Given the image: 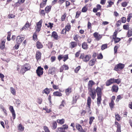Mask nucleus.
<instances>
[{
    "instance_id": "obj_33",
    "label": "nucleus",
    "mask_w": 132,
    "mask_h": 132,
    "mask_svg": "<svg viewBox=\"0 0 132 132\" xmlns=\"http://www.w3.org/2000/svg\"><path fill=\"white\" fill-rule=\"evenodd\" d=\"M64 119H57V122L61 124L62 125L64 123Z\"/></svg>"
},
{
    "instance_id": "obj_51",
    "label": "nucleus",
    "mask_w": 132,
    "mask_h": 132,
    "mask_svg": "<svg viewBox=\"0 0 132 132\" xmlns=\"http://www.w3.org/2000/svg\"><path fill=\"white\" fill-rule=\"evenodd\" d=\"M115 125L117 126V128H120L121 126L119 123L117 122L116 121L115 122Z\"/></svg>"
},
{
    "instance_id": "obj_53",
    "label": "nucleus",
    "mask_w": 132,
    "mask_h": 132,
    "mask_svg": "<svg viewBox=\"0 0 132 132\" xmlns=\"http://www.w3.org/2000/svg\"><path fill=\"white\" fill-rule=\"evenodd\" d=\"M15 103L17 105H19L21 103V101L19 99H15Z\"/></svg>"
},
{
    "instance_id": "obj_57",
    "label": "nucleus",
    "mask_w": 132,
    "mask_h": 132,
    "mask_svg": "<svg viewBox=\"0 0 132 132\" xmlns=\"http://www.w3.org/2000/svg\"><path fill=\"white\" fill-rule=\"evenodd\" d=\"M87 10V8L85 6L82 9V12H86Z\"/></svg>"
},
{
    "instance_id": "obj_39",
    "label": "nucleus",
    "mask_w": 132,
    "mask_h": 132,
    "mask_svg": "<svg viewBox=\"0 0 132 132\" xmlns=\"http://www.w3.org/2000/svg\"><path fill=\"white\" fill-rule=\"evenodd\" d=\"M91 101L92 100L90 97H88L87 100V105H90Z\"/></svg>"
},
{
    "instance_id": "obj_44",
    "label": "nucleus",
    "mask_w": 132,
    "mask_h": 132,
    "mask_svg": "<svg viewBox=\"0 0 132 132\" xmlns=\"http://www.w3.org/2000/svg\"><path fill=\"white\" fill-rule=\"evenodd\" d=\"M108 3H109V5H107V7H111L112 5H113L114 4V3L111 1H108Z\"/></svg>"
},
{
    "instance_id": "obj_14",
    "label": "nucleus",
    "mask_w": 132,
    "mask_h": 132,
    "mask_svg": "<svg viewBox=\"0 0 132 132\" xmlns=\"http://www.w3.org/2000/svg\"><path fill=\"white\" fill-rule=\"evenodd\" d=\"M94 82L92 80H90L88 82V89H92L93 85L94 84Z\"/></svg>"
},
{
    "instance_id": "obj_7",
    "label": "nucleus",
    "mask_w": 132,
    "mask_h": 132,
    "mask_svg": "<svg viewBox=\"0 0 132 132\" xmlns=\"http://www.w3.org/2000/svg\"><path fill=\"white\" fill-rule=\"evenodd\" d=\"M9 109L12 114L13 118L14 119L15 118L16 115L13 106H10Z\"/></svg>"
},
{
    "instance_id": "obj_58",
    "label": "nucleus",
    "mask_w": 132,
    "mask_h": 132,
    "mask_svg": "<svg viewBox=\"0 0 132 132\" xmlns=\"http://www.w3.org/2000/svg\"><path fill=\"white\" fill-rule=\"evenodd\" d=\"M107 45L106 44H104L102 45L101 46V49L102 50H103L105 49L106 48Z\"/></svg>"
},
{
    "instance_id": "obj_4",
    "label": "nucleus",
    "mask_w": 132,
    "mask_h": 132,
    "mask_svg": "<svg viewBox=\"0 0 132 132\" xmlns=\"http://www.w3.org/2000/svg\"><path fill=\"white\" fill-rule=\"evenodd\" d=\"M124 67V64L121 63H119L115 66L114 70L116 71H117L119 69L121 70L123 69Z\"/></svg>"
},
{
    "instance_id": "obj_9",
    "label": "nucleus",
    "mask_w": 132,
    "mask_h": 132,
    "mask_svg": "<svg viewBox=\"0 0 132 132\" xmlns=\"http://www.w3.org/2000/svg\"><path fill=\"white\" fill-rule=\"evenodd\" d=\"M24 38L20 36H18L16 38V41L18 44H20L23 40Z\"/></svg>"
},
{
    "instance_id": "obj_63",
    "label": "nucleus",
    "mask_w": 132,
    "mask_h": 132,
    "mask_svg": "<svg viewBox=\"0 0 132 132\" xmlns=\"http://www.w3.org/2000/svg\"><path fill=\"white\" fill-rule=\"evenodd\" d=\"M103 56L101 53H100L97 56V58L99 59H101L103 58Z\"/></svg>"
},
{
    "instance_id": "obj_64",
    "label": "nucleus",
    "mask_w": 132,
    "mask_h": 132,
    "mask_svg": "<svg viewBox=\"0 0 132 132\" xmlns=\"http://www.w3.org/2000/svg\"><path fill=\"white\" fill-rule=\"evenodd\" d=\"M122 5L123 7H125L127 5V3L126 2H124L122 3Z\"/></svg>"
},
{
    "instance_id": "obj_52",
    "label": "nucleus",
    "mask_w": 132,
    "mask_h": 132,
    "mask_svg": "<svg viewBox=\"0 0 132 132\" xmlns=\"http://www.w3.org/2000/svg\"><path fill=\"white\" fill-rule=\"evenodd\" d=\"M126 18L125 17H123L121 19V21L123 23H125L126 22Z\"/></svg>"
},
{
    "instance_id": "obj_6",
    "label": "nucleus",
    "mask_w": 132,
    "mask_h": 132,
    "mask_svg": "<svg viewBox=\"0 0 132 132\" xmlns=\"http://www.w3.org/2000/svg\"><path fill=\"white\" fill-rule=\"evenodd\" d=\"M89 92L91 93L89 95L91 96L92 98L93 99H94L96 96L95 90H94L92 89H89Z\"/></svg>"
},
{
    "instance_id": "obj_48",
    "label": "nucleus",
    "mask_w": 132,
    "mask_h": 132,
    "mask_svg": "<svg viewBox=\"0 0 132 132\" xmlns=\"http://www.w3.org/2000/svg\"><path fill=\"white\" fill-rule=\"evenodd\" d=\"M110 108H113L114 105V101L112 100H111V102L110 103Z\"/></svg>"
},
{
    "instance_id": "obj_26",
    "label": "nucleus",
    "mask_w": 132,
    "mask_h": 132,
    "mask_svg": "<svg viewBox=\"0 0 132 132\" xmlns=\"http://www.w3.org/2000/svg\"><path fill=\"white\" fill-rule=\"evenodd\" d=\"M64 129L61 128V127L58 128L56 130V132H66Z\"/></svg>"
},
{
    "instance_id": "obj_34",
    "label": "nucleus",
    "mask_w": 132,
    "mask_h": 132,
    "mask_svg": "<svg viewBox=\"0 0 132 132\" xmlns=\"http://www.w3.org/2000/svg\"><path fill=\"white\" fill-rule=\"evenodd\" d=\"M114 83H116L117 84H119L120 83L121 80L120 79H114L113 78Z\"/></svg>"
},
{
    "instance_id": "obj_46",
    "label": "nucleus",
    "mask_w": 132,
    "mask_h": 132,
    "mask_svg": "<svg viewBox=\"0 0 132 132\" xmlns=\"http://www.w3.org/2000/svg\"><path fill=\"white\" fill-rule=\"evenodd\" d=\"M62 69L63 70H67L69 69L68 67L65 65H64L62 67Z\"/></svg>"
},
{
    "instance_id": "obj_41",
    "label": "nucleus",
    "mask_w": 132,
    "mask_h": 132,
    "mask_svg": "<svg viewBox=\"0 0 132 132\" xmlns=\"http://www.w3.org/2000/svg\"><path fill=\"white\" fill-rule=\"evenodd\" d=\"M12 94L14 95L16 94V91L15 89L13 87H11L10 88Z\"/></svg>"
},
{
    "instance_id": "obj_21",
    "label": "nucleus",
    "mask_w": 132,
    "mask_h": 132,
    "mask_svg": "<svg viewBox=\"0 0 132 132\" xmlns=\"http://www.w3.org/2000/svg\"><path fill=\"white\" fill-rule=\"evenodd\" d=\"M71 92V89L70 87H68L65 90V93L67 95H69V94Z\"/></svg>"
},
{
    "instance_id": "obj_35",
    "label": "nucleus",
    "mask_w": 132,
    "mask_h": 132,
    "mask_svg": "<svg viewBox=\"0 0 132 132\" xmlns=\"http://www.w3.org/2000/svg\"><path fill=\"white\" fill-rule=\"evenodd\" d=\"M86 111L88 112H89L90 114L91 113L90 111V105H87L86 107Z\"/></svg>"
},
{
    "instance_id": "obj_24",
    "label": "nucleus",
    "mask_w": 132,
    "mask_h": 132,
    "mask_svg": "<svg viewBox=\"0 0 132 132\" xmlns=\"http://www.w3.org/2000/svg\"><path fill=\"white\" fill-rule=\"evenodd\" d=\"M98 97L97 99V103L98 106L100 105L101 103V96H97Z\"/></svg>"
},
{
    "instance_id": "obj_23",
    "label": "nucleus",
    "mask_w": 132,
    "mask_h": 132,
    "mask_svg": "<svg viewBox=\"0 0 132 132\" xmlns=\"http://www.w3.org/2000/svg\"><path fill=\"white\" fill-rule=\"evenodd\" d=\"M70 47L71 48H72L76 47L77 44L75 42H72L70 43Z\"/></svg>"
},
{
    "instance_id": "obj_17",
    "label": "nucleus",
    "mask_w": 132,
    "mask_h": 132,
    "mask_svg": "<svg viewBox=\"0 0 132 132\" xmlns=\"http://www.w3.org/2000/svg\"><path fill=\"white\" fill-rule=\"evenodd\" d=\"M30 25L28 23V21H27L25 25L22 27L21 29V30L22 31L23 30H25L28 28L29 27Z\"/></svg>"
},
{
    "instance_id": "obj_40",
    "label": "nucleus",
    "mask_w": 132,
    "mask_h": 132,
    "mask_svg": "<svg viewBox=\"0 0 132 132\" xmlns=\"http://www.w3.org/2000/svg\"><path fill=\"white\" fill-rule=\"evenodd\" d=\"M132 17V13H130L128 14V16H127V21L129 22L130 21V20L131 18Z\"/></svg>"
},
{
    "instance_id": "obj_16",
    "label": "nucleus",
    "mask_w": 132,
    "mask_h": 132,
    "mask_svg": "<svg viewBox=\"0 0 132 132\" xmlns=\"http://www.w3.org/2000/svg\"><path fill=\"white\" fill-rule=\"evenodd\" d=\"M118 89V87L117 86L114 85L112 87L111 90L113 92H117Z\"/></svg>"
},
{
    "instance_id": "obj_49",
    "label": "nucleus",
    "mask_w": 132,
    "mask_h": 132,
    "mask_svg": "<svg viewBox=\"0 0 132 132\" xmlns=\"http://www.w3.org/2000/svg\"><path fill=\"white\" fill-rule=\"evenodd\" d=\"M80 66H79L76 67L75 70V72L76 73H77L78 71H79V70L80 69Z\"/></svg>"
},
{
    "instance_id": "obj_1",
    "label": "nucleus",
    "mask_w": 132,
    "mask_h": 132,
    "mask_svg": "<svg viewBox=\"0 0 132 132\" xmlns=\"http://www.w3.org/2000/svg\"><path fill=\"white\" fill-rule=\"evenodd\" d=\"M91 57V56L89 55H84V54H81L80 58L82 59L83 61L85 62H87L89 61Z\"/></svg>"
},
{
    "instance_id": "obj_2",
    "label": "nucleus",
    "mask_w": 132,
    "mask_h": 132,
    "mask_svg": "<svg viewBox=\"0 0 132 132\" xmlns=\"http://www.w3.org/2000/svg\"><path fill=\"white\" fill-rule=\"evenodd\" d=\"M30 68V65L28 64H26L22 67L20 73L24 74L26 71L29 70Z\"/></svg>"
},
{
    "instance_id": "obj_47",
    "label": "nucleus",
    "mask_w": 132,
    "mask_h": 132,
    "mask_svg": "<svg viewBox=\"0 0 132 132\" xmlns=\"http://www.w3.org/2000/svg\"><path fill=\"white\" fill-rule=\"evenodd\" d=\"M71 28V26L70 25H68L66 26L65 28L67 31H69Z\"/></svg>"
},
{
    "instance_id": "obj_22",
    "label": "nucleus",
    "mask_w": 132,
    "mask_h": 132,
    "mask_svg": "<svg viewBox=\"0 0 132 132\" xmlns=\"http://www.w3.org/2000/svg\"><path fill=\"white\" fill-rule=\"evenodd\" d=\"M96 59H92L89 62V65L90 66H93L95 63Z\"/></svg>"
},
{
    "instance_id": "obj_5",
    "label": "nucleus",
    "mask_w": 132,
    "mask_h": 132,
    "mask_svg": "<svg viewBox=\"0 0 132 132\" xmlns=\"http://www.w3.org/2000/svg\"><path fill=\"white\" fill-rule=\"evenodd\" d=\"M43 68L41 67H38L36 70V73L37 75L39 77L40 76L43 74Z\"/></svg>"
},
{
    "instance_id": "obj_3",
    "label": "nucleus",
    "mask_w": 132,
    "mask_h": 132,
    "mask_svg": "<svg viewBox=\"0 0 132 132\" xmlns=\"http://www.w3.org/2000/svg\"><path fill=\"white\" fill-rule=\"evenodd\" d=\"M43 22V20L42 19L40 20L38 22L36 26V32H39L41 30V28L42 26V23Z\"/></svg>"
},
{
    "instance_id": "obj_31",
    "label": "nucleus",
    "mask_w": 132,
    "mask_h": 132,
    "mask_svg": "<svg viewBox=\"0 0 132 132\" xmlns=\"http://www.w3.org/2000/svg\"><path fill=\"white\" fill-rule=\"evenodd\" d=\"M53 95L54 96H61V93L58 91H56L54 92L53 93Z\"/></svg>"
},
{
    "instance_id": "obj_62",
    "label": "nucleus",
    "mask_w": 132,
    "mask_h": 132,
    "mask_svg": "<svg viewBox=\"0 0 132 132\" xmlns=\"http://www.w3.org/2000/svg\"><path fill=\"white\" fill-rule=\"evenodd\" d=\"M42 100L41 98H38L37 99V102L38 103L41 104L42 102Z\"/></svg>"
},
{
    "instance_id": "obj_43",
    "label": "nucleus",
    "mask_w": 132,
    "mask_h": 132,
    "mask_svg": "<svg viewBox=\"0 0 132 132\" xmlns=\"http://www.w3.org/2000/svg\"><path fill=\"white\" fill-rule=\"evenodd\" d=\"M43 128L45 132H50L48 128L46 126H44Z\"/></svg>"
},
{
    "instance_id": "obj_30",
    "label": "nucleus",
    "mask_w": 132,
    "mask_h": 132,
    "mask_svg": "<svg viewBox=\"0 0 132 132\" xmlns=\"http://www.w3.org/2000/svg\"><path fill=\"white\" fill-rule=\"evenodd\" d=\"M132 35V29L128 30L127 35V37H129Z\"/></svg>"
},
{
    "instance_id": "obj_8",
    "label": "nucleus",
    "mask_w": 132,
    "mask_h": 132,
    "mask_svg": "<svg viewBox=\"0 0 132 132\" xmlns=\"http://www.w3.org/2000/svg\"><path fill=\"white\" fill-rule=\"evenodd\" d=\"M55 68L54 67H52L49 69L48 74L53 75L55 73Z\"/></svg>"
},
{
    "instance_id": "obj_36",
    "label": "nucleus",
    "mask_w": 132,
    "mask_h": 132,
    "mask_svg": "<svg viewBox=\"0 0 132 132\" xmlns=\"http://www.w3.org/2000/svg\"><path fill=\"white\" fill-rule=\"evenodd\" d=\"M53 24L50 22L48 23H46L45 25L47 26V27L50 28V29H52L53 27Z\"/></svg>"
},
{
    "instance_id": "obj_54",
    "label": "nucleus",
    "mask_w": 132,
    "mask_h": 132,
    "mask_svg": "<svg viewBox=\"0 0 132 132\" xmlns=\"http://www.w3.org/2000/svg\"><path fill=\"white\" fill-rule=\"evenodd\" d=\"M56 57L55 56H52L51 57V62H54L56 60Z\"/></svg>"
},
{
    "instance_id": "obj_55",
    "label": "nucleus",
    "mask_w": 132,
    "mask_h": 132,
    "mask_svg": "<svg viewBox=\"0 0 132 132\" xmlns=\"http://www.w3.org/2000/svg\"><path fill=\"white\" fill-rule=\"evenodd\" d=\"M116 119L118 121H120V116L118 114L115 115Z\"/></svg>"
},
{
    "instance_id": "obj_15",
    "label": "nucleus",
    "mask_w": 132,
    "mask_h": 132,
    "mask_svg": "<svg viewBox=\"0 0 132 132\" xmlns=\"http://www.w3.org/2000/svg\"><path fill=\"white\" fill-rule=\"evenodd\" d=\"M97 93V96H101L102 92L101 89L100 88L97 87L95 90Z\"/></svg>"
},
{
    "instance_id": "obj_59",
    "label": "nucleus",
    "mask_w": 132,
    "mask_h": 132,
    "mask_svg": "<svg viewBox=\"0 0 132 132\" xmlns=\"http://www.w3.org/2000/svg\"><path fill=\"white\" fill-rule=\"evenodd\" d=\"M122 98L120 95H118L117 97L116 101L117 102H118L119 100H121Z\"/></svg>"
},
{
    "instance_id": "obj_61",
    "label": "nucleus",
    "mask_w": 132,
    "mask_h": 132,
    "mask_svg": "<svg viewBox=\"0 0 132 132\" xmlns=\"http://www.w3.org/2000/svg\"><path fill=\"white\" fill-rule=\"evenodd\" d=\"M66 16V14H64L62 16L61 18V20L62 21H64L65 18Z\"/></svg>"
},
{
    "instance_id": "obj_20",
    "label": "nucleus",
    "mask_w": 132,
    "mask_h": 132,
    "mask_svg": "<svg viewBox=\"0 0 132 132\" xmlns=\"http://www.w3.org/2000/svg\"><path fill=\"white\" fill-rule=\"evenodd\" d=\"M41 54L39 51H37L36 55V58L37 60L40 59L41 57Z\"/></svg>"
},
{
    "instance_id": "obj_10",
    "label": "nucleus",
    "mask_w": 132,
    "mask_h": 132,
    "mask_svg": "<svg viewBox=\"0 0 132 132\" xmlns=\"http://www.w3.org/2000/svg\"><path fill=\"white\" fill-rule=\"evenodd\" d=\"M94 37L97 40H99L102 38V35L99 34L97 32H95L93 34Z\"/></svg>"
},
{
    "instance_id": "obj_18",
    "label": "nucleus",
    "mask_w": 132,
    "mask_h": 132,
    "mask_svg": "<svg viewBox=\"0 0 132 132\" xmlns=\"http://www.w3.org/2000/svg\"><path fill=\"white\" fill-rule=\"evenodd\" d=\"M50 92V89L47 88H46L42 91L43 94L45 93L46 95H48Z\"/></svg>"
},
{
    "instance_id": "obj_42",
    "label": "nucleus",
    "mask_w": 132,
    "mask_h": 132,
    "mask_svg": "<svg viewBox=\"0 0 132 132\" xmlns=\"http://www.w3.org/2000/svg\"><path fill=\"white\" fill-rule=\"evenodd\" d=\"M78 97L77 96V95H76L75 96H74L73 97V100L72 101V103H76V101L77 100V99Z\"/></svg>"
},
{
    "instance_id": "obj_12",
    "label": "nucleus",
    "mask_w": 132,
    "mask_h": 132,
    "mask_svg": "<svg viewBox=\"0 0 132 132\" xmlns=\"http://www.w3.org/2000/svg\"><path fill=\"white\" fill-rule=\"evenodd\" d=\"M57 125L56 122L55 121H53L51 125V128L53 129L54 130L56 128Z\"/></svg>"
},
{
    "instance_id": "obj_19",
    "label": "nucleus",
    "mask_w": 132,
    "mask_h": 132,
    "mask_svg": "<svg viewBox=\"0 0 132 132\" xmlns=\"http://www.w3.org/2000/svg\"><path fill=\"white\" fill-rule=\"evenodd\" d=\"M5 40H2L1 42V43L0 44V48L2 50L5 47Z\"/></svg>"
},
{
    "instance_id": "obj_28",
    "label": "nucleus",
    "mask_w": 132,
    "mask_h": 132,
    "mask_svg": "<svg viewBox=\"0 0 132 132\" xmlns=\"http://www.w3.org/2000/svg\"><path fill=\"white\" fill-rule=\"evenodd\" d=\"M51 6H48L45 7V10L46 13H48L50 12L51 10Z\"/></svg>"
},
{
    "instance_id": "obj_60",
    "label": "nucleus",
    "mask_w": 132,
    "mask_h": 132,
    "mask_svg": "<svg viewBox=\"0 0 132 132\" xmlns=\"http://www.w3.org/2000/svg\"><path fill=\"white\" fill-rule=\"evenodd\" d=\"M79 37V35H76L74 37L73 39L75 41H77Z\"/></svg>"
},
{
    "instance_id": "obj_11",
    "label": "nucleus",
    "mask_w": 132,
    "mask_h": 132,
    "mask_svg": "<svg viewBox=\"0 0 132 132\" xmlns=\"http://www.w3.org/2000/svg\"><path fill=\"white\" fill-rule=\"evenodd\" d=\"M113 83V78H111L106 81V85L107 86H109Z\"/></svg>"
},
{
    "instance_id": "obj_29",
    "label": "nucleus",
    "mask_w": 132,
    "mask_h": 132,
    "mask_svg": "<svg viewBox=\"0 0 132 132\" xmlns=\"http://www.w3.org/2000/svg\"><path fill=\"white\" fill-rule=\"evenodd\" d=\"M52 36L55 39H57L58 37V36L56 32L54 31L52 32Z\"/></svg>"
},
{
    "instance_id": "obj_37",
    "label": "nucleus",
    "mask_w": 132,
    "mask_h": 132,
    "mask_svg": "<svg viewBox=\"0 0 132 132\" xmlns=\"http://www.w3.org/2000/svg\"><path fill=\"white\" fill-rule=\"evenodd\" d=\"M94 119L95 118L93 117H91L89 118V124L90 125L92 124L93 121Z\"/></svg>"
},
{
    "instance_id": "obj_13",
    "label": "nucleus",
    "mask_w": 132,
    "mask_h": 132,
    "mask_svg": "<svg viewBox=\"0 0 132 132\" xmlns=\"http://www.w3.org/2000/svg\"><path fill=\"white\" fill-rule=\"evenodd\" d=\"M76 128L80 132H85V131L82 129L81 126L79 124L76 125Z\"/></svg>"
},
{
    "instance_id": "obj_56",
    "label": "nucleus",
    "mask_w": 132,
    "mask_h": 132,
    "mask_svg": "<svg viewBox=\"0 0 132 132\" xmlns=\"http://www.w3.org/2000/svg\"><path fill=\"white\" fill-rule=\"evenodd\" d=\"M63 60L64 62H65L68 59V55H67L63 56Z\"/></svg>"
},
{
    "instance_id": "obj_50",
    "label": "nucleus",
    "mask_w": 132,
    "mask_h": 132,
    "mask_svg": "<svg viewBox=\"0 0 132 132\" xmlns=\"http://www.w3.org/2000/svg\"><path fill=\"white\" fill-rule=\"evenodd\" d=\"M123 27L124 29L126 30H128L129 28V26L128 25L126 24L123 25Z\"/></svg>"
},
{
    "instance_id": "obj_27",
    "label": "nucleus",
    "mask_w": 132,
    "mask_h": 132,
    "mask_svg": "<svg viewBox=\"0 0 132 132\" xmlns=\"http://www.w3.org/2000/svg\"><path fill=\"white\" fill-rule=\"evenodd\" d=\"M18 130L20 131H22L24 129V127H23L21 124H20L18 127Z\"/></svg>"
},
{
    "instance_id": "obj_32",
    "label": "nucleus",
    "mask_w": 132,
    "mask_h": 132,
    "mask_svg": "<svg viewBox=\"0 0 132 132\" xmlns=\"http://www.w3.org/2000/svg\"><path fill=\"white\" fill-rule=\"evenodd\" d=\"M36 46L38 48H40L43 47V45L41 43L38 41L37 42Z\"/></svg>"
},
{
    "instance_id": "obj_38",
    "label": "nucleus",
    "mask_w": 132,
    "mask_h": 132,
    "mask_svg": "<svg viewBox=\"0 0 132 132\" xmlns=\"http://www.w3.org/2000/svg\"><path fill=\"white\" fill-rule=\"evenodd\" d=\"M113 38L114 39V42L116 43L118 42L121 40V39L120 38L117 37H113Z\"/></svg>"
},
{
    "instance_id": "obj_25",
    "label": "nucleus",
    "mask_w": 132,
    "mask_h": 132,
    "mask_svg": "<svg viewBox=\"0 0 132 132\" xmlns=\"http://www.w3.org/2000/svg\"><path fill=\"white\" fill-rule=\"evenodd\" d=\"M82 47L83 49H87L88 48V45L86 42H84L82 44Z\"/></svg>"
},
{
    "instance_id": "obj_45",
    "label": "nucleus",
    "mask_w": 132,
    "mask_h": 132,
    "mask_svg": "<svg viewBox=\"0 0 132 132\" xmlns=\"http://www.w3.org/2000/svg\"><path fill=\"white\" fill-rule=\"evenodd\" d=\"M65 102L64 100H63L61 104L60 105L59 108H62L64 106Z\"/></svg>"
}]
</instances>
